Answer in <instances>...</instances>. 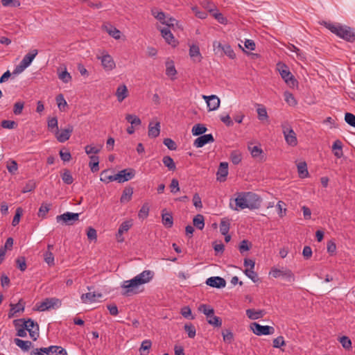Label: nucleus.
Returning <instances> with one entry per match:
<instances>
[{
  "label": "nucleus",
  "mask_w": 355,
  "mask_h": 355,
  "mask_svg": "<svg viewBox=\"0 0 355 355\" xmlns=\"http://www.w3.org/2000/svg\"><path fill=\"white\" fill-rule=\"evenodd\" d=\"M133 194V189L132 187H126L123 189V193L121 196L120 201L121 203L129 202Z\"/></svg>",
  "instance_id": "31"
},
{
  "label": "nucleus",
  "mask_w": 355,
  "mask_h": 355,
  "mask_svg": "<svg viewBox=\"0 0 355 355\" xmlns=\"http://www.w3.org/2000/svg\"><path fill=\"white\" fill-rule=\"evenodd\" d=\"M166 23H164V25L167 26L166 28H172L173 30H175L176 28L182 30L183 26L182 24H180L178 20H176L175 18L171 17H166Z\"/></svg>",
  "instance_id": "27"
},
{
  "label": "nucleus",
  "mask_w": 355,
  "mask_h": 355,
  "mask_svg": "<svg viewBox=\"0 0 355 355\" xmlns=\"http://www.w3.org/2000/svg\"><path fill=\"white\" fill-rule=\"evenodd\" d=\"M345 121L349 125L355 128V115L352 113H346L345 115Z\"/></svg>",
  "instance_id": "64"
},
{
  "label": "nucleus",
  "mask_w": 355,
  "mask_h": 355,
  "mask_svg": "<svg viewBox=\"0 0 355 355\" xmlns=\"http://www.w3.org/2000/svg\"><path fill=\"white\" fill-rule=\"evenodd\" d=\"M149 206L148 203H144L141 208L140 209L138 216L139 218L144 219L147 218L149 213Z\"/></svg>",
  "instance_id": "55"
},
{
  "label": "nucleus",
  "mask_w": 355,
  "mask_h": 355,
  "mask_svg": "<svg viewBox=\"0 0 355 355\" xmlns=\"http://www.w3.org/2000/svg\"><path fill=\"white\" fill-rule=\"evenodd\" d=\"M15 345L24 351H28L32 347V343L28 340H23L19 338L14 340Z\"/></svg>",
  "instance_id": "32"
},
{
  "label": "nucleus",
  "mask_w": 355,
  "mask_h": 355,
  "mask_svg": "<svg viewBox=\"0 0 355 355\" xmlns=\"http://www.w3.org/2000/svg\"><path fill=\"white\" fill-rule=\"evenodd\" d=\"M24 304L22 303V300H20L18 303L13 304H10V309L8 313V318H12L17 315L19 312H24Z\"/></svg>",
  "instance_id": "20"
},
{
  "label": "nucleus",
  "mask_w": 355,
  "mask_h": 355,
  "mask_svg": "<svg viewBox=\"0 0 355 355\" xmlns=\"http://www.w3.org/2000/svg\"><path fill=\"white\" fill-rule=\"evenodd\" d=\"M342 147V142L340 140L335 141L332 145V150L334 151V155L338 158H340L343 155Z\"/></svg>",
  "instance_id": "35"
},
{
  "label": "nucleus",
  "mask_w": 355,
  "mask_h": 355,
  "mask_svg": "<svg viewBox=\"0 0 355 355\" xmlns=\"http://www.w3.org/2000/svg\"><path fill=\"white\" fill-rule=\"evenodd\" d=\"M324 25L327 28L331 31V32L336 34L340 38H343L349 42L355 41V31L350 27L325 21L324 22Z\"/></svg>",
  "instance_id": "3"
},
{
  "label": "nucleus",
  "mask_w": 355,
  "mask_h": 355,
  "mask_svg": "<svg viewBox=\"0 0 355 355\" xmlns=\"http://www.w3.org/2000/svg\"><path fill=\"white\" fill-rule=\"evenodd\" d=\"M189 55L191 59L196 62H200L202 58L198 46L195 44H193L190 46Z\"/></svg>",
  "instance_id": "24"
},
{
  "label": "nucleus",
  "mask_w": 355,
  "mask_h": 355,
  "mask_svg": "<svg viewBox=\"0 0 355 355\" xmlns=\"http://www.w3.org/2000/svg\"><path fill=\"white\" fill-rule=\"evenodd\" d=\"M198 309L200 311L202 312L207 316V318L214 313V309L206 304H201Z\"/></svg>",
  "instance_id": "53"
},
{
  "label": "nucleus",
  "mask_w": 355,
  "mask_h": 355,
  "mask_svg": "<svg viewBox=\"0 0 355 355\" xmlns=\"http://www.w3.org/2000/svg\"><path fill=\"white\" fill-rule=\"evenodd\" d=\"M297 172H298L299 176L301 178H304L308 177L309 172L307 170V165L305 162H300L297 164Z\"/></svg>",
  "instance_id": "34"
},
{
  "label": "nucleus",
  "mask_w": 355,
  "mask_h": 355,
  "mask_svg": "<svg viewBox=\"0 0 355 355\" xmlns=\"http://www.w3.org/2000/svg\"><path fill=\"white\" fill-rule=\"evenodd\" d=\"M73 130V127L71 125H68L66 128L61 130V131L57 130L54 135L59 142L64 143L70 138Z\"/></svg>",
  "instance_id": "12"
},
{
  "label": "nucleus",
  "mask_w": 355,
  "mask_h": 355,
  "mask_svg": "<svg viewBox=\"0 0 355 355\" xmlns=\"http://www.w3.org/2000/svg\"><path fill=\"white\" fill-rule=\"evenodd\" d=\"M48 355H67V351L61 346L51 345L44 349Z\"/></svg>",
  "instance_id": "23"
},
{
  "label": "nucleus",
  "mask_w": 355,
  "mask_h": 355,
  "mask_svg": "<svg viewBox=\"0 0 355 355\" xmlns=\"http://www.w3.org/2000/svg\"><path fill=\"white\" fill-rule=\"evenodd\" d=\"M151 14L155 19H157L162 24H164V23H166L165 21L167 16L165 15L164 12L159 11L157 8H153L151 10Z\"/></svg>",
  "instance_id": "33"
},
{
  "label": "nucleus",
  "mask_w": 355,
  "mask_h": 355,
  "mask_svg": "<svg viewBox=\"0 0 355 355\" xmlns=\"http://www.w3.org/2000/svg\"><path fill=\"white\" fill-rule=\"evenodd\" d=\"M338 341L344 349H350L352 348V341L347 336H343L340 337Z\"/></svg>",
  "instance_id": "49"
},
{
  "label": "nucleus",
  "mask_w": 355,
  "mask_h": 355,
  "mask_svg": "<svg viewBox=\"0 0 355 355\" xmlns=\"http://www.w3.org/2000/svg\"><path fill=\"white\" fill-rule=\"evenodd\" d=\"M216 44L218 48L222 49L224 53L230 58L234 59L236 58V54L230 45L225 44L223 46L220 42H215L214 46H215Z\"/></svg>",
  "instance_id": "29"
},
{
  "label": "nucleus",
  "mask_w": 355,
  "mask_h": 355,
  "mask_svg": "<svg viewBox=\"0 0 355 355\" xmlns=\"http://www.w3.org/2000/svg\"><path fill=\"white\" fill-rule=\"evenodd\" d=\"M193 223L197 229L202 230L205 227L204 216L201 214L196 215L193 219Z\"/></svg>",
  "instance_id": "36"
},
{
  "label": "nucleus",
  "mask_w": 355,
  "mask_h": 355,
  "mask_svg": "<svg viewBox=\"0 0 355 355\" xmlns=\"http://www.w3.org/2000/svg\"><path fill=\"white\" fill-rule=\"evenodd\" d=\"M90 162L89 163V166L91 168L92 172H96L99 170L98 164H99V158L96 155H91L89 157Z\"/></svg>",
  "instance_id": "39"
},
{
  "label": "nucleus",
  "mask_w": 355,
  "mask_h": 355,
  "mask_svg": "<svg viewBox=\"0 0 355 355\" xmlns=\"http://www.w3.org/2000/svg\"><path fill=\"white\" fill-rule=\"evenodd\" d=\"M285 101L291 106H295L297 105V101L294 96L289 92H285L284 93Z\"/></svg>",
  "instance_id": "50"
},
{
  "label": "nucleus",
  "mask_w": 355,
  "mask_h": 355,
  "mask_svg": "<svg viewBox=\"0 0 355 355\" xmlns=\"http://www.w3.org/2000/svg\"><path fill=\"white\" fill-rule=\"evenodd\" d=\"M1 126L5 129H14L17 128V124L14 121L3 120L1 123Z\"/></svg>",
  "instance_id": "59"
},
{
  "label": "nucleus",
  "mask_w": 355,
  "mask_h": 355,
  "mask_svg": "<svg viewBox=\"0 0 355 355\" xmlns=\"http://www.w3.org/2000/svg\"><path fill=\"white\" fill-rule=\"evenodd\" d=\"M162 216L163 225L167 228L171 227L173 224L172 214L170 213H165V214H162Z\"/></svg>",
  "instance_id": "38"
},
{
  "label": "nucleus",
  "mask_w": 355,
  "mask_h": 355,
  "mask_svg": "<svg viewBox=\"0 0 355 355\" xmlns=\"http://www.w3.org/2000/svg\"><path fill=\"white\" fill-rule=\"evenodd\" d=\"M115 95L119 102L121 103L128 96V90L125 85H119L116 91Z\"/></svg>",
  "instance_id": "25"
},
{
  "label": "nucleus",
  "mask_w": 355,
  "mask_h": 355,
  "mask_svg": "<svg viewBox=\"0 0 355 355\" xmlns=\"http://www.w3.org/2000/svg\"><path fill=\"white\" fill-rule=\"evenodd\" d=\"M207 131V128L202 124H196L192 128V134L195 136L201 135Z\"/></svg>",
  "instance_id": "41"
},
{
  "label": "nucleus",
  "mask_w": 355,
  "mask_h": 355,
  "mask_svg": "<svg viewBox=\"0 0 355 355\" xmlns=\"http://www.w3.org/2000/svg\"><path fill=\"white\" fill-rule=\"evenodd\" d=\"M153 277V271L146 270L132 279L123 281L121 286L122 295L129 297L142 293L144 291V285L149 283Z\"/></svg>",
  "instance_id": "1"
},
{
  "label": "nucleus",
  "mask_w": 355,
  "mask_h": 355,
  "mask_svg": "<svg viewBox=\"0 0 355 355\" xmlns=\"http://www.w3.org/2000/svg\"><path fill=\"white\" fill-rule=\"evenodd\" d=\"M61 306V302L55 297L46 298L44 301L36 304L35 310L46 311L51 309L58 308Z\"/></svg>",
  "instance_id": "8"
},
{
  "label": "nucleus",
  "mask_w": 355,
  "mask_h": 355,
  "mask_svg": "<svg viewBox=\"0 0 355 355\" xmlns=\"http://www.w3.org/2000/svg\"><path fill=\"white\" fill-rule=\"evenodd\" d=\"M24 107V103L22 101H17L14 104L13 113L15 115H19L21 114Z\"/></svg>",
  "instance_id": "60"
},
{
  "label": "nucleus",
  "mask_w": 355,
  "mask_h": 355,
  "mask_svg": "<svg viewBox=\"0 0 355 355\" xmlns=\"http://www.w3.org/2000/svg\"><path fill=\"white\" fill-rule=\"evenodd\" d=\"M125 119L131 124V125L137 126L141 123V119L135 114H126Z\"/></svg>",
  "instance_id": "42"
},
{
  "label": "nucleus",
  "mask_w": 355,
  "mask_h": 355,
  "mask_svg": "<svg viewBox=\"0 0 355 355\" xmlns=\"http://www.w3.org/2000/svg\"><path fill=\"white\" fill-rule=\"evenodd\" d=\"M58 75L59 79L65 83H69L71 80V76L69 72H67L66 68H64V71L59 72Z\"/></svg>",
  "instance_id": "57"
},
{
  "label": "nucleus",
  "mask_w": 355,
  "mask_h": 355,
  "mask_svg": "<svg viewBox=\"0 0 355 355\" xmlns=\"http://www.w3.org/2000/svg\"><path fill=\"white\" fill-rule=\"evenodd\" d=\"M281 127L286 144L291 146H297V136L290 124L288 122H284L282 123Z\"/></svg>",
  "instance_id": "7"
},
{
  "label": "nucleus",
  "mask_w": 355,
  "mask_h": 355,
  "mask_svg": "<svg viewBox=\"0 0 355 355\" xmlns=\"http://www.w3.org/2000/svg\"><path fill=\"white\" fill-rule=\"evenodd\" d=\"M15 327L18 326H24L26 331H28L30 337L36 340L39 337V326L31 319H19L14 320Z\"/></svg>",
  "instance_id": "4"
},
{
  "label": "nucleus",
  "mask_w": 355,
  "mask_h": 355,
  "mask_svg": "<svg viewBox=\"0 0 355 355\" xmlns=\"http://www.w3.org/2000/svg\"><path fill=\"white\" fill-rule=\"evenodd\" d=\"M58 119L56 117H53L48 120V128L53 134L58 130Z\"/></svg>",
  "instance_id": "45"
},
{
  "label": "nucleus",
  "mask_w": 355,
  "mask_h": 355,
  "mask_svg": "<svg viewBox=\"0 0 355 355\" xmlns=\"http://www.w3.org/2000/svg\"><path fill=\"white\" fill-rule=\"evenodd\" d=\"M161 32L162 37L165 40L166 42L172 46H175L178 44V41L175 39L171 31L168 28L157 27Z\"/></svg>",
  "instance_id": "14"
},
{
  "label": "nucleus",
  "mask_w": 355,
  "mask_h": 355,
  "mask_svg": "<svg viewBox=\"0 0 355 355\" xmlns=\"http://www.w3.org/2000/svg\"><path fill=\"white\" fill-rule=\"evenodd\" d=\"M38 51L37 49L31 50L26 55H24L20 63L15 67L12 74L17 75L22 73L28 67H29L37 56Z\"/></svg>",
  "instance_id": "5"
},
{
  "label": "nucleus",
  "mask_w": 355,
  "mask_h": 355,
  "mask_svg": "<svg viewBox=\"0 0 355 355\" xmlns=\"http://www.w3.org/2000/svg\"><path fill=\"white\" fill-rule=\"evenodd\" d=\"M103 28L112 37L119 40L121 37V32L116 28L114 27L110 24H106L103 26Z\"/></svg>",
  "instance_id": "26"
},
{
  "label": "nucleus",
  "mask_w": 355,
  "mask_h": 355,
  "mask_svg": "<svg viewBox=\"0 0 355 355\" xmlns=\"http://www.w3.org/2000/svg\"><path fill=\"white\" fill-rule=\"evenodd\" d=\"M36 187V183L34 180L28 181L23 187L21 192L25 193L34 190Z\"/></svg>",
  "instance_id": "56"
},
{
  "label": "nucleus",
  "mask_w": 355,
  "mask_h": 355,
  "mask_svg": "<svg viewBox=\"0 0 355 355\" xmlns=\"http://www.w3.org/2000/svg\"><path fill=\"white\" fill-rule=\"evenodd\" d=\"M100 180L106 184L116 181L115 175L112 174L109 169L104 170L101 173Z\"/></svg>",
  "instance_id": "28"
},
{
  "label": "nucleus",
  "mask_w": 355,
  "mask_h": 355,
  "mask_svg": "<svg viewBox=\"0 0 355 355\" xmlns=\"http://www.w3.org/2000/svg\"><path fill=\"white\" fill-rule=\"evenodd\" d=\"M97 58L101 60V64L103 69L106 71H111L116 67L115 62L112 56L107 53L103 54L101 56H98Z\"/></svg>",
  "instance_id": "15"
},
{
  "label": "nucleus",
  "mask_w": 355,
  "mask_h": 355,
  "mask_svg": "<svg viewBox=\"0 0 355 355\" xmlns=\"http://www.w3.org/2000/svg\"><path fill=\"white\" fill-rule=\"evenodd\" d=\"M207 322L209 324H211L214 327H221L222 320L219 317L214 315V313L211 314V316L207 317Z\"/></svg>",
  "instance_id": "40"
},
{
  "label": "nucleus",
  "mask_w": 355,
  "mask_h": 355,
  "mask_svg": "<svg viewBox=\"0 0 355 355\" xmlns=\"http://www.w3.org/2000/svg\"><path fill=\"white\" fill-rule=\"evenodd\" d=\"M236 207L235 210L244 209L248 208L250 209H256L259 206L260 200L259 196L252 192L240 193L235 198Z\"/></svg>",
  "instance_id": "2"
},
{
  "label": "nucleus",
  "mask_w": 355,
  "mask_h": 355,
  "mask_svg": "<svg viewBox=\"0 0 355 355\" xmlns=\"http://www.w3.org/2000/svg\"><path fill=\"white\" fill-rule=\"evenodd\" d=\"M160 133V123L157 121L155 124L153 122H150L148 125V135L151 138H156Z\"/></svg>",
  "instance_id": "22"
},
{
  "label": "nucleus",
  "mask_w": 355,
  "mask_h": 355,
  "mask_svg": "<svg viewBox=\"0 0 355 355\" xmlns=\"http://www.w3.org/2000/svg\"><path fill=\"white\" fill-rule=\"evenodd\" d=\"M166 74L168 76L171 77V79H175V75L177 73V71L175 68L173 62L172 61L166 62Z\"/></svg>",
  "instance_id": "37"
},
{
  "label": "nucleus",
  "mask_w": 355,
  "mask_h": 355,
  "mask_svg": "<svg viewBox=\"0 0 355 355\" xmlns=\"http://www.w3.org/2000/svg\"><path fill=\"white\" fill-rule=\"evenodd\" d=\"M79 214L66 212L63 214L57 216L56 220L58 223L62 222L64 223L71 225L73 221L78 220Z\"/></svg>",
  "instance_id": "13"
},
{
  "label": "nucleus",
  "mask_w": 355,
  "mask_h": 355,
  "mask_svg": "<svg viewBox=\"0 0 355 355\" xmlns=\"http://www.w3.org/2000/svg\"><path fill=\"white\" fill-rule=\"evenodd\" d=\"M184 330L188 334V336L191 338H193L196 336V328L195 327L191 324H186L184 325Z\"/></svg>",
  "instance_id": "62"
},
{
  "label": "nucleus",
  "mask_w": 355,
  "mask_h": 355,
  "mask_svg": "<svg viewBox=\"0 0 355 355\" xmlns=\"http://www.w3.org/2000/svg\"><path fill=\"white\" fill-rule=\"evenodd\" d=\"M17 267L21 271H25L26 269V262L24 257H19L16 259Z\"/></svg>",
  "instance_id": "61"
},
{
  "label": "nucleus",
  "mask_w": 355,
  "mask_h": 355,
  "mask_svg": "<svg viewBox=\"0 0 355 355\" xmlns=\"http://www.w3.org/2000/svg\"><path fill=\"white\" fill-rule=\"evenodd\" d=\"M244 274L250 278L253 282H257L259 280L257 273L254 270V268H245L243 270Z\"/></svg>",
  "instance_id": "44"
},
{
  "label": "nucleus",
  "mask_w": 355,
  "mask_h": 355,
  "mask_svg": "<svg viewBox=\"0 0 355 355\" xmlns=\"http://www.w3.org/2000/svg\"><path fill=\"white\" fill-rule=\"evenodd\" d=\"M277 69L279 71L282 79L290 87H294L297 85V82L296 79L290 72V71L288 69V67L286 64L282 62H279L277 64Z\"/></svg>",
  "instance_id": "6"
},
{
  "label": "nucleus",
  "mask_w": 355,
  "mask_h": 355,
  "mask_svg": "<svg viewBox=\"0 0 355 355\" xmlns=\"http://www.w3.org/2000/svg\"><path fill=\"white\" fill-rule=\"evenodd\" d=\"M265 314L263 310L247 309L246 315L251 320H257L261 318Z\"/></svg>",
  "instance_id": "30"
},
{
  "label": "nucleus",
  "mask_w": 355,
  "mask_h": 355,
  "mask_svg": "<svg viewBox=\"0 0 355 355\" xmlns=\"http://www.w3.org/2000/svg\"><path fill=\"white\" fill-rule=\"evenodd\" d=\"M270 275H272L275 278L282 277L290 282L295 281V275L293 272L290 269L286 268H272L270 272Z\"/></svg>",
  "instance_id": "9"
},
{
  "label": "nucleus",
  "mask_w": 355,
  "mask_h": 355,
  "mask_svg": "<svg viewBox=\"0 0 355 355\" xmlns=\"http://www.w3.org/2000/svg\"><path fill=\"white\" fill-rule=\"evenodd\" d=\"M132 223L131 220H126L121 223L118 231L119 235H123V234L125 232H128L129 229L132 227Z\"/></svg>",
  "instance_id": "52"
},
{
  "label": "nucleus",
  "mask_w": 355,
  "mask_h": 355,
  "mask_svg": "<svg viewBox=\"0 0 355 355\" xmlns=\"http://www.w3.org/2000/svg\"><path fill=\"white\" fill-rule=\"evenodd\" d=\"M250 329L257 336L270 335L274 333V328L270 326H262L257 322L250 324Z\"/></svg>",
  "instance_id": "10"
},
{
  "label": "nucleus",
  "mask_w": 355,
  "mask_h": 355,
  "mask_svg": "<svg viewBox=\"0 0 355 355\" xmlns=\"http://www.w3.org/2000/svg\"><path fill=\"white\" fill-rule=\"evenodd\" d=\"M44 261L50 266L55 264L54 256L51 251H46L44 254Z\"/></svg>",
  "instance_id": "58"
},
{
  "label": "nucleus",
  "mask_w": 355,
  "mask_h": 355,
  "mask_svg": "<svg viewBox=\"0 0 355 355\" xmlns=\"http://www.w3.org/2000/svg\"><path fill=\"white\" fill-rule=\"evenodd\" d=\"M202 98L206 101L207 107L209 111L217 110L220 106V99L216 95L211 96H202Z\"/></svg>",
  "instance_id": "16"
},
{
  "label": "nucleus",
  "mask_w": 355,
  "mask_h": 355,
  "mask_svg": "<svg viewBox=\"0 0 355 355\" xmlns=\"http://www.w3.org/2000/svg\"><path fill=\"white\" fill-rule=\"evenodd\" d=\"M206 284L213 288H221L226 286L225 279L220 277H211L206 280Z\"/></svg>",
  "instance_id": "17"
},
{
  "label": "nucleus",
  "mask_w": 355,
  "mask_h": 355,
  "mask_svg": "<svg viewBox=\"0 0 355 355\" xmlns=\"http://www.w3.org/2000/svg\"><path fill=\"white\" fill-rule=\"evenodd\" d=\"M51 205L46 203H42L39 209L37 215L40 218H45L46 214L50 209Z\"/></svg>",
  "instance_id": "51"
},
{
  "label": "nucleus",
  "mask_w": 355,
  "mask_h": 355,
  "mask_svg": "<svg viewBox=\"0 0 355 355\" xmlns=\"http://www.w3.org/2000/svg\"><path fill=\"white\" fill-rule=\"evenodd\" d=\"M214 141V137L211 134L201 135L195 139L193 145L196 148H201L205 144Z\"/></svg>",
  "instance_id": "18"
},
{
  "label": "nucleus",
  "mask_w": 355,
  "mask_h": 355,
  "mask_svg": "<svg viewBox=\"0 0 355 355\" xmlns=\"http://www.w3.org/2000/svg\"><path fill=\"white\" fill-rule=\"evenodd\" d=\"M259 107L257 108V112L258 114V119L260 121H265L268 119V115L267 113V110L266 107L263 106L259 105Z\"/></svg>",
  "instance_id": "46"
},
{
  "label": "nucleus",
  "mask_w": 355,
  "mask_h": 355,
  "mask_svg": "<svg viewBox=\"0 0 355 355\" xmlns=\"http://www.w3.org/2000/svg\"><path fill=\"white\" fill-rule=\"evenodd\" d=\"M56 102L60 110L64 111L66 107L67 106V103L62 94H60L56 96Z\"/></svg>",
  "instance_id": "47"
},
{
  "label": "nucleus",
  "mask_w": 355,
  "mask_h": 355,
  "mask_svg": "<svg viewBox=\"0 0 355 355\" xmlns=\"http://www.w3.org/2000/svg\"><path fill=\"white\" fill-rule=\"evenodd\" d=\"M135 175V170L132 168L123 169L115 174V179L119 183L127 182L132 180Z\"/></svg>",
  "instance_id": "11"
},
{
  "label": "nucleus",
  "mask_w": 355,
  "mask_h": 355,
  "mask_svg": "<svg viewBox=\"0 0 355 355\" xmlns=\"http://www.w3.org/2000/svg\"><path fill=\"white\" fill-rule=\"evenodd\" d=\"M102 297L101 293L89 292L84 293L80 296V299L83 303L89 304L96 302L98 298Z\"/></svg>",
  "instance_id": "19"
},
{
  "label": "nucleus",
  "mask_w": 355,
  "mask_h": 355,
  "mask_svg": "<svg viewBox=\"0 0 355 355\" xmlns=\"http://www.w3.org/2000/svg\"><path fill=\"white\" fill-rule=\"evenodd\" d=\"M230 222L227 219H223L220 224V231L223 235H226L230 230Z\"/></svg>",
  "instance_id": "54"
},
{
  "label": "nucleus",
  "mask_w": 355,
  "mask_h": 355,
  "mask_svg": "<svg viewBox=\"0 0 355 355\" xmlns=\"http://www.w3.org/2000/svg\"><path fill=\"white\" fill-rule=\"evenodd\" d=\"M163 164L168 170L174 171L176 168L173 159L170 156H164L162 159Z\"/></svg>",
  "instance_id": "43"
},
{
  "label": "nucleus",
  "mask_w": 355,
  "mask_h": 355,
  "mask_svg": "<svg viewBox=\"0 0 355 355\" xmlns=\"http://www.w3.org/2000/svg\"><path fill=\"white\" fill-rule=\"evenodd\" d=\"M217 180L223 182L225 180L228 175V164L227 162H221L217 171Z\"/></svg>",
  "instance_id": "21"
},
{
  "label": "nucleus",
  "mask_w": 355,
  "mask_h": 355,
  "mask_svg": "<svg viewBox=\"0 0 355 355\" xmlns=\"http://www.w3.org/2000/svg\"><path fill=\"white\" fill-rule=\"evenodd\" d=\"M230 159L234 164H239L241 162L242 155L239 151L234 150L230 154Z\"/></svg>",
  "instance_id": "48"
},
{
  "label": "nucleus",
  "mask_w": 355,
  "mask_h": 355,
  "mask_svg": "<svg viewBox=\"0 0 355 355\" xmlns=\"http://www.w3.org/2000/svg\"><path fill=\"white\" fill-rule=\"evenodd\" d=\"M248 150L253 157H257L263 153L261 148L257 146H251V145H248Z\"/></svg>",
  "instance_id": "63"
}]
</instances>
